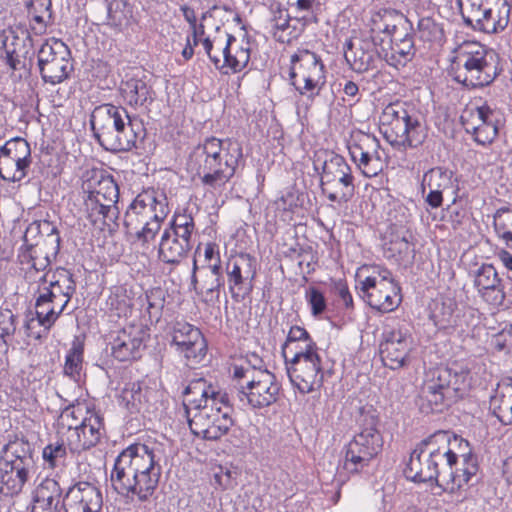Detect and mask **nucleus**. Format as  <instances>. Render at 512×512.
<instances>
[{"label": "nucleus", "mask_w": 512, "mask_h": 512, "mask_svg": "<svg viewBox=\"0 0 512 512\" xmlns=\"http://www.w3.org/2000/svg\"><path fill=\"white\" fill-rule=\"evenodd\" d=\"M369 38L344 45V56L351 69L365 73L376 68L377 56L397 70L403 69L416 55L412 23L394 9H380L371 14Z\"/></svg>", "instance_id": "1"}, {"label": "nucleus", "mask_w": 512, "mask_h": 512, "mask_svg": "<svg viewBox=\"0 0 512 512\" xmlns=\"http://www.w3.org/2000/svg\"><path fill=\"white\" fill-rule=\"evenodd\" d=\"M243 160L240 142L210 136L193 148L188 157L187 169L200 179L204 187L221 193Z\"/></svg>", "instance_id": "2"}, {"label": "nucleus", "mask_w": 512, "mask_h": 512, "mask_svg": "<svg viewBox=\"0 0 512 512\" xmlns=\"http://www.w3.org/2000/svg\"><path fill=\"white\" fill-rule=\"evenodd\" d=\"M153 448L134 443L122 450L110 474L114 490L131 499L148 500L155 492L161 475Z\"/></svg>", "instance_id": "3"}, {"label": "nucleus", "mask_w": 512, "mask_h": 512, "mask_svg": "<svg viewBox=\"0 0 512 512\" xmlns=\"http://www.w3.org/2000/svg\"><path fill=\"white\" fill-rule=\"evenodd\" d=\"M281 353L292 387L302 395L320 392L325 379L324 359L305 327L289 328Z\"/></svg>", "instance_id": "4"}, {"label": "nucleus", "mask_w": 512, "mask_h": 512, "mask_svg": "<svg viewBox=\"0 0 512 512\" xmlns=\"http://www.w3.org/2000/svg\"><path fill=\"white\" fill-rule=\"evenodd\" d=\"M498 54L476 40H465L451 52L447 73L467 89L489 86L500 74Z\"/></svg>", "instance_id": "5"}, {"label": "nucleus", "mask_w": 512, "mask_h": 512, "mask_svg": "<svg viewBox=\"0 0 512 512\" xmlns=\"http://www.w3.org/2000/svg\"><path fill=\"white\" fill-rule=\"evenodd\" d=\"M40 326L50 330L62 315L76 291L73 274L66 268L49 270L46 277L29 284Z\"/></svg>", "instance_id": "6"}, {"label": "nucleus", "mask_w": 512, "mask_h": 512, "mask_svg": "<svg viewBox=\"0 0 512 512\" xmlns=\"http://www.w3.org/2000/svg\"><path fill=\"white\" fill-rule=\"evenodd\" d=\"M35 449L23 433L8 434L0 450V496H19L35 468Z\"/></svg>", "instance_id": "7"}, {"label": "nucleus", "mask_w": 512, "mask_h": 512, "mask_svg": "<svg viewBox=\"0 0 512 512\" xmlns=\"http://www.w3.org/2000/svg\"><path fill=\"white\" fill-rule=\"evenodd\" d=\"M260 359L252 354L231 364L232 380L236 383L240 401H246L253 409L274 404L281 386L276 376L267 369L259 368Z\"/></svg>", "instance_id": "8"}, {"label": "nucleus", "mask_w": 512, "mask_h": 512, "mask_svg": "<svg viewBox=\"0 0 512 512\" xmlns=\"http://www.w3.org/2000/svg\"><path fill=\"white\" fill-rule=\"evenodd\" d=\"M470 386V371L466 368H430L421 386L420 408L425 413L442 412L463 398Z\"/></svg>", "instance_id": "9"}, {"label": "nucleus", "mask_w": 512, "mask_h": 512, "mask_svg": "<svg viewBox=\"0 0 512 512\" xmlns=\"http://www.w3.org/2000/svg\"><path fill=\"white\" fill-rule=\"evenodd\" d=\"M58 434L71 453L80 454L100 443L105 435L104 418L85 403L69 405L59 416Z\"/></svg>", "instance_id": "10"}, {"label": "nucleus", "mask_w": 512, "mask_h": 512, "mask_svg": "<svg viewBox=\"0 0 512 512\" xmlns=\"http://www.w3.org/2000/svg\"><path fill=\"white\" fill-rule=\"evenodd\" d=\"M90 124L98 142L108 151H129L136 146L139 132L122 106L106 103L95 107Z\"/></svg>", "instance_id": "11"}, {"label": "nucleus", "mask_w": 512, "mask_h": 512, "mask_svg": "<svg viewBox=\"0 0 512 512\" xmlns=\"http://www.w3.org/2000/svg\"><path fill=\"white\" fill-rule=\"evenodd\" d=\"M379 130L388 143L403 150L420 147L428 137L426 124L401 101L384 107L379 117Z\"/></svg>", "instance_id": "12"}, {"label": "nucleus", "mask_w": 512, "mask_h": 512, "mask_svg": "<svg viewBox=\"0 0 512 512\" xmlns=\"http://www.w3.org/2000/svg\"><path fill=\"white\" fill-rule=\"evenodd\" d=\"M356 277L359 295L371 309L390 313L402 303L401 286L389 269L365 264L357 269Z\"/></svg>", "instance_id": "13"}, {"label": "nucleus", "mask_w": 512, "mask_h": 512, "mask_svg": "<svg viewBox=\"0 0 512 512\" xmlns=\"http://www.w3.org/2000/svg\"><path fill=\"white\" fill-rule=\"evenodd\" d=\"M449 452V433L437 431L430 435L412 451L404 470L407 479L424 483L441 477V463Z\"/></svg>", "instance_id": "14"}, {"label": "nucleus", "mask_w": 512, "mask_h": 512, "mask_svg": "<svg viewBox=\"0 0 512 512\" xmlns=\"http://www.w3.org/2000/svg\"><path fill=\"white\" fill-rule=\"evenodd\" d=\"M196 223L188 208H178L169 225L163 230L158 243V259L176 265L182 262L193 248Z\"/></svg>", "instance_id": "15"}, {"label": "nucleus", "mask_w": 512, "mask_h": 512, "mask_svg": "<svg viewBox=\"0 0 512 512\" xmlns=\"http://www.w3.org/2000/svg\"><path fill=\"white\" fill-rule=\"evenodd\" d=\"M84 211L93 225H103L119 198L114 178L103 170H90L83 176Z\"/></svg>", "instance_id": "16"}, {"label": "nucleus", "mask_w": 512, "mask_h": 512, "mask_svg": "<svg viewBox=\"0 0 512 512\" xmlns=\"http://www.w3.org/2000/svg\"><path fill=\"white\" fill-rule=\"evenodd\" d=\"M326 67L321 57L306 48H298L290 56L289 79L295 91L313 102L325 89Z\"/></svg>", "instance_id": "17"}, {"label": "nucleus", "mask_w": 512, "mask_h": 512, "mask_svg": "<svg viewBox=\"0 0 512 512\" xmlns=\"http://www.w3.org/2000/svg\"><path fill=\"white\" fill-rule=\"evenodd\" d=\"M478 470L477 457L471 452L468 441L449 434V452L441 463L438 485L446 492L456 493L469 484Z\"/></svg>", "instance_id": "18"}, {"label": "nucleus", "mask_w": 512, "mask_h": 512, "mask_svg": "<svg viewBox=\"0 0 512 512\" xmlns=\"http://www.w3.org/2000/svg\"><path fill=\"white\" fill-rule=\"evenodd\" d=\"M464 23L476 31L497 34L510 21L511 5L507 0H458Z\"/></svg>", "instance_id": "19"}, {"label": "nucleus", "mask_w": 512, "mask_h": 512, "mask_svg": "<svg viewBox=\"0 0 512 512\" xmlns=\"http://www.w3.org/2000/svg\"><path fill=\"white\" fill-rule=\"evenodd\" d=\"M222 401H212V404L204 405L203 409H198L191 417L188 423L191 432L209 441H216L225 436L234 421L232 418L233 408L230 405L229 397Z\"/></svg>", "instance_id": "20"}, {"label": "nucleus", "mask_w": 512, "mask_h": 512, "mask_svg": "<svg viewBox=\"0 0 512 512\" xmlns=\"http://www.w3.org/2000/svg\"><path fill=\"white\" fill-rule=\"evenodd\" d=\"M320 186L327 199L339 205L347 203L354 196V176L342 156L331 155L324 161Z\"/></svg>", "instance_id": "21"}, {"label": "nucleus", "mask_w": 512, "mask_h": 512, "mask_svg": "<svg viewBox=\"0 0 512 512\" xmlns=\"http://www.w3.org/2000/svg\"><path fill=\"white\" fill-rule=\"evenodd\" d=\"M39 71L45 83L59 84L73 71L71 53L61 40H46L37 53Z\"/></svg>", "instance_id": "22"}, {"label": "nucleus", "mask_w": 512, "mask_h": 512, "mask_svg": "<svg viewBox=\"0 0 512 512\" xmlns=\"http://www.w3.org/2000/svg\"><path fill=\"white\" fill-rule=\"evenodd\" d=\"M258 263L249 253L231 254L225 263L227 287L231 298L240 302L250 296L255 286Z\"/></svg>", "instance_id": "23"}, {"label": "nucleus", "mask_w": 512, "mask_h": 512, "mask_svg": "<svg viewBox=\"0 0 512 512\" xmlns=\"http://www.w3.org/2000/svg\"><path fill=\"white\" fill-rule=\"evenodd\" d=\"M414 349L413 334L405 325H397L383 331L379 353L386 367L393 370L404 367L410 362Z\"/></svg>", "instance_id": "24"}, {"label": "nucleus", "mask_w": 512, "mask_h": 512, "mask_svg": "<svg viewBox=\"0 0 512 512\" xmlns=\"http://www.w3.org/2000/svg\"><path fill=\"white\" fill-rule=\"evenodd\" d=\"M213 38H218L220 41L213 47V53L218 54L220 59L216 68L227 74L239 73L248 66L252 50L249 37L246 35L236 37L226 32L220 35L218 32V35Z\"/></svg>", "instance_id": "25"}, {"label": "nucleus", "mask_w": 512, "mask_h": 512, "mask_svg": "<svg viewBox=\"0 0 512 512\" xmlns=\"http://www.w3.org/2000/svg\"><path fill=\"white\" fill-rule=\"evenodd\" d=\"M31 164V147L24 138H12L0 147V177L3 180L8 182L23 180Z\"/></svg>", "instance_id": "26"}, {"label": "nucleus", "mask_w": 512, "mask_h": 512, "mask_svg": "<svg viewBox=\"0 0 512 512\" xmlns=\"http://www.w3.org/2000/svg\"><path fill=\"white\" fill-rule=\"evenodd\" d=\"M171 345L187 366L200 364L207 355V340L200 328L188 322H176L171 332Z\"/></svg>", "instance_id": "27"}, {"label": "nucleus", "mask_w": 512, "mask_h": 512, "mask_svg": "<svg viewBox=\"0 0 512 512\" xmlns=\"http://www.w3.org/2000/svg\"><path fill=\"white\" fill-rule=\"evenodd\" d=\"M460 119L466 132L472 134L479 145H490L498 135L497 116L487 103L467 105Z\"/></svg>", "instance_id": "28"}, {"label": "nucleus", "mask_w": 512, "mask_h": 512, "mask_svg": "<svg viewBox=\"0 0 512 512\" xmlns=\"http://www.w3.org/2000/svg\"><path fill=\"white\" fill-rule=\"evenodd\" d=\"M38 226L30 225L24 234V243L18 252L20 269L24 273V278L29 284L39 280L44 275H48L47 268L50 266V258L46 251L45 242L39 237L34 243H30L28 236Z\"/></svg>", "instance_id": "29"}, {"label": "nucleus", "mask_w": 512, "mask_h": 512, "mask_svg": "<svg viewBox=\"0 0 512 512\" xmlns=\"http://www.w3.org/2000/svg\"><path fill=\"white\" fill-rule=\"evenodd\" d=\"M146 333L135 324L113 330L108 335L111 356L119 362H130L141 357Z\"/></svg>", "instance_id": "30"}, {"label": "nucleus", "mask_w": 512, "mask_h": 512, "mask_svg": "<svg viewBox=\"0 0 512 512\" xmlns=\"http://www.w3.org/2000/svg\"><path fill=\"white\" fill-rule=\"evenodd\" d=\"M168 214V207L157 199L153 189L143 190L129 205L124 224L126 228H139L141 223L154 219H165Z\"/></svg>", "instance_id": "31"}, {"label": "nucleus", "mask_w": 512, "mask_h": 512, "mask_svg": "<svg viewBox=\"0 0 512 512\" xmlns=\"http://www.w3.org/2000/svg\"><path fill=\"white\" fill-rule=\"evenodd\" d=\"M184 19L188 22L192 36L194 37V45L202 44L205 53L215 66L220 62L219 55L213 53V47L215 43L220 42L218 38H212L208 30L214 28L216 32H219L220 28L215 23L214 12L217 10V6H213L206 12H204L200 18L197 19L194 9L183 6L181 8Z\"/></svg>", "instance_id": "32"}, {"label": "nucleus", "mask_w": 512, "mask_h": 512, "mask_svg": "<svg viewBox=\"0 0 512 512\" xmlns=\"http://www.w3.org/2000/svg\"><path fill=\"white\" fill-rule=\"evenodd\" d=\"M473 285L479 297L489 306L498 309L504 305L505 285L492 264L484 263L476 270Z\"/></svg>", "instance_id": "33"}, {"label": "nucleus", "mask_w": 512, "mask_h": 512, "mask_svg": "<svg viewBox=\"0 0 512 512\" xmlns=\"http://www.w3.org/2000/svg\"><path fill=\"white\" fill-rule=\"evenodd\" d=\"M103 500L100 490L88 482H79L65 494V512H100Z\"/></svg>", "instance_id": "34"}, {"label": "nucleus", "mask_w": 512, "mask_h": 512, "mask_svg": "<svg viewBox=\"0 0 512 512\" xmlns=\"http://www.w3.org/2000/svg\"><path fill=\"white\" fill-rule=\"evenodd\" d=\"M226 395H228L226 392L209 384L205 379L198 378L190 381L186 386L183 392V401L187 408L188 416L191 417V410L196 412L198 409H203L204 405L212 404V400L213 402H221V399H226Z\"/></svg>", "instance_id": "35"}, {"label": "nucleus", "mask_w": 512, "mask_h": 512, "mask_svg": "<svg viewBox=\"0 0 512 512\" xmlns=\"http://www.w3.org/2000/svg\"><path fill=\"white\" fill-rule=\"evenodd\" d=\"M119 95L122 102L130 108L146 111L154 101L155 92L145 80L131 77L121 81Z\"/></svg>", "instance_id": "36"}, {"label": "nucleus", "mask_w": 512, "mask_h": 512, "mask_svg": "<svg viewBox=\"0 0 512 512\" xmlns=\"http://www.w3.org/2000/svg\"><path fill=\"white\" fill-rule=\"evenodd\" d=\"M136 292L129 283L116 284L110 287L106 299V312L110 318L127 319L132 315Z\"/></svg>", "instance_id": "37"}, {"label": "nucleus", "mask_w": 512, "mask_h": 512, "mask_svg": "<svg viewBox=\"0 0 512 512\" xmlns=\"http://www.w3.org/2000/svg\"><path fill=\"white\" fill-rule=\"evenodd\" d=\"M377 424L376 417H364L360 431L350 440L374 459L383 449V437L377 428Z\"/></svg>", "instance_id": "38"}, {"label": "nucleus", "mask_w": 512, "mask_h": 512, "mask_svg": "<svg viewBox=\"0 0 512 512\" xmlns=\"http://www.w3.org/2000/svg\"><path fill=\"white\" fill-rule=\"evenodd\" d=\"M490 408L502 424H512V379L498 383L490 399Z\"/></svg>", "instance_id": "39"}, {"label": "nucleus", "mask_w": 512, "mask_h": 512, "mask_svg": "<svg viewBox=\"0 0 512 512\" xmlns=\"http://www.w3.org/2000/svg\"><path fill=\"white\" fill-rule=\"evenodd\" d=\"M342 454L343 457L338 469L340 475L344 474L346 477L362 473L374 459L351 441L343 447Z\"/></svg>", "instance_id": "40"}, {"label": "nucleus", "mask_w": 512, "mask_h": 512, "mask_svg": "<svg viewBox=\"0 0 512 512\" xmlns=\"http://www.w3.org/2000/svg\"><path fill=\"white\" fill-rule=\"evenodd\" d=\"M191 285L197 295L200 296L202 301L205 303H214L218 301L220 287L222 286L220 279L212 278L209 274L208 277L204 274L200 275L196 259L193 261Z\"/></svg>", "instance_id": "41"}, {"label": "nucleus", "mask_w": 512, "mask_h": 512, "mask_svg": "<svg viewBox=\"0 0 512 512\" xmlns=\"http://www.w3.org/2000/svg\"><path fill=\"white\" fill-rule=\"evenodd\" d=\"M25 48L24 40L17 35L12 28H7L0 33V50L1 55L6 59L7 65L12 70H17L21 63V53Z\"/></svg>", "instance_id": "42"}, {"label": "nucleus", "mask_w": 512, "mask_h": 512, "mask_svg": "<svg viewBox=\"0 0 512 512\" xmlns=\"http://www.w3.org/2000/svg\"><path fill=\"white\" fill-rule=\"evenodd\" d=\"M147 393L148 388H144L140 382H129L120 390L117 401L119 406L124 407L131 413L139 412L148 402Z\"/></svg>", "instance_id": "43"}, {"label": "nucleus", "mask_w": 512, "mask_h": 512, "mask_svg": "<svg viewBox=\"0 0 512 512\" xmlns=\"http://www.w3.org/2000/svg\"><path fill=\"white\" fill-rule=\"evenodd\" d=\"M164 220L154 219L141 223L139 228H127L131 234L133 233L132 244L134 247L140 249L143 254H146L153 248L156 236L160 232Z\"/></svg>", "instance_id": "44"}, {"label": "nucleus", "mask_w": 512, "mask_h": 512, "mask_svg": "<svg viewBox=\"0 0 512 512\" xmlns=\"http://www.w3.org/2000/svg\"><path fill=\"white\" fill-rule=\"evenodd\" d=\"M457 304L451 298L437 297L430 304V318L438 329L454 326Z\"/></svg>", "instance_id": "45"}, {"label": "nucleus", "mask_w": 512, "mask_h": 512, "mask_svg": "<svg viewBox=\"0 0 512 512\" xmlns=\"http://www.w3.org/2000/svg\"><path fill=\"white\" fill-rule=\"evenodd\" d=\"M61 494L59 483L55 479L47 477L35 488L33 504L58 507Z\"/></svg>", "instance_id": "46"}, {"label": "nucleus", "mask_w": 512, "mask_h": 512, "mask_svg": "<svg viewBox=\"0 0 512 512\" xmlns=\"http://www.w3.org/2000/svg\"><path fill=\"white\" fill-rule=\"evenodd\" d=\"M380 145L376 136L359 130L352 131L347 141V149L352 160L362 157L365 153H371L374 148Z\"/></svg>", "instance_id": "47"}, {"label": "nucleus", "mask_w": 512, "mask_h": 512, "mask_svg": "<svg viewBox=\"0 0 512 512\" xmlns=\"http://www.w3.org/2000/svg\"><path fill=\"white\" fill-rule=\"evenodd\" d=\"M384 150L381 145L374 148L372 152H368L352 160L363 176L372 178L381 173L385 166V161L382 157Z\"/></svg>", "instance_id": "48"}, {"label": "nucleus", "mask_w": 512, "mask_h": 512, "mask_svg": "<svg viewBox=\"0 0 512 512\" xmlns=\"http://www.w3.org/2000/svg\"><path fill=\"white\" fill-rule=\"evenodd\" d=\"M493 228L497 238L512 249V208L500 207L495 211Z\"/></svg>", "instance_id": "49"}, {"label": "nucleus", "mask_w": 512, "mask_h": 512, "mask_svg": "<svg viewBox=\"0 0 512 512\" xmlns=\"http://www.w3.org/2000/svg\"><path fill=\"white\" fill-rule=\"evenodd\" d=\"M418 33L420 40L428 43L429 48L441 47L445 42L443 28L429 17L419 20Z\"/></svg>", "instance_id": "50"}, {"label": "nucleus", "mask_w": 512, "mask_h": 512, "mask_svg": "<svg viewBox=\"0 0 512 512\" xmlns=\"http://www.w3.org/2000/svg\"><path fill=\"white\" fill-rule=\"evenodd\" d=\"M51 0H29L27 4L28 16L35 25L34 30H44L47 22L51 19Z\"/></svg>", "instance_id": "51"}, {"label": "nucleus", "mask_w": 512, "mask_h": 512, "mask_svg": "<svg viewBox=\"0 0 512 512\" xmlns=\"http://www.w3.org/2000/svg\"><path fill=\"white\" fill-rule=\"evenodd\" d=\"M281 253L285 258H288L292 261H297V259H300L301 256L309 258V261L306 265V273L311 274L315 271L318 257L317 253L311 246H302L298 242H294L291 245L284 244Z\"/></svg>", "instance_id": "52"}, {"label": "nucleus", "mask_w": 512, "mask_h": 512, "mask_svg": "<svg viewBox=\"0 0 512 512\" xmlns=\"http://www.w3.org/2000/svg\"><path fill=\"white\" fill-rule=\"evenodd\" d=\"M147 312L150 320L158 321L162 316V312L166 302V292L161 287H152L145 292Z\"/></svg>", "instance_id": "53"}, {"label": "nucleus", "mask_w": 512, "mask_h": 512, "mask_svg": "<svg viewBox=\"0 0 512 512\" xmlns=\"http://www.w3.org/2000/svg\"><path fill=\"white\" fill-rule=\"evenodd\" d=\"M84 348L81 344H73L65 356L63 372L66 376L77 381L83 367Z\"/></svg>", "instance_id": "54"}, {"label": "nucleus", "mask_w": 512, "mask_h": 512, "mask_svg": "<svg viewBox=\"0 0 512 512\" xmlns=\"http://www.w3.org/2000/svg\"><path fill=\"white\" fill-rule=\"evenodd\" d=\"M412 252L411 243L405 237L395 236L385 243L386 257L396 262L406 260Z\"/></svg>", "instance_id": "55"}, {"label": "nucleus", "mask_w": 512, "mask_h": 512, "mask_svg": "<svg viewBox=\"0 0 512 512\" xmlns=\"http://www.w3.org/2000/svg\"><path fill=\"white\" fill-rule=\"evenodd\" d=\"M423 183L429 190L443 192L450 187L451 178L447 171L441 168H433L425 173Z\"/></svg>", "instance_id": "56"}, {"label": "nucleus", "mask_w": 512, "mask_h": 512, "mask_svg": "<svg viewBox=\"0 0 512 512\" xmlns=\"http://www.w3.org/2000/svg\"><path fill=\"white\" fill-rule=\"evenodd\" d=\"M304 298L310 307V312L314 317L323 314L327 308V301L319 288L310 286L306 289Z\"/></svg>", "instance_id": "57"}, {"label": "nucleus", "mask_w": 512, "mask_h": 512, "mask_svg": "<svg viewBox=\"0 0 512 512\" xmlns=\"http://www.w3.org/2000/svg\"><path fill=\"white\" fill-rule=\"evenodd\" d=\"M491 344L497 351L512 352V324L506 325L501 331L496 333L492 337Z\"/></svg>", "instance_id": "58"}, {"label": "nucleus", "mask_w": 512, "mask_h": 512, "mask_svg": "<svg viewBox=\"0 0 512 512\" xmlns=\"http://www.w3.org/2000/svg\"><path fill=\"white\" fill-rule=\"evenodd\" d=\"M67 449L68 444L63 440V435H60V442L49 444L43 449V458L54 466L58 459L66 456Z\"/></svg>", "instance_id": "59"}, {"label": "nucleus", "mask_w": 512, "mask_h": 512, "mask_svg": "<svg viewBox=\"0 0 512 512\" xmlns=\"http://www.w3.org/2000/svg\"><path fill=\"white\" fill-rule=\"evenodd\" d=\"M15 315L10 309H0V336L9 337L15 333Z\"/></svg>", "instance_id": "60"}, {"label": "nucleus", "mask_w": 512, "mask_h": 512, "mask_svg": "<svg viewBox=\"0 0 512 512\" xmlns=\"http://www.w3.org/2000/svg\"><path fill=\"white\" fill-rule=\"evenodd\" d=\"M277 205L284 212L296 213L298 208L300 207L298 203V196L294 192H287L283 194L278 200Z\"/></svg>", "instance_id": "61"}, {"label": "nucleus", "mask_w": 512, "mask_h": 512, "mask_svg": "<svg viewBox=\"0 0 512 512\" xmlns=\"http://www.w3.org/2000/svg\"><path fill=\"white\" fill-rule=\"evenodd\" d=\"M335 292L339 299L343 302L345 308L353 309L354 302L348 284L345 280H338L334 284Z\"/></svg>", "instance_id": "62"}, {"label": "nucleus", "mask_w": 512, "mask_h": 512, "mask_svg": "<svg viewBox=\"0 0 512 512\" xmlns=\"http://www.w3.org/2000/svg\"><path fill=\"white\" fill-rule=\"evenodd\" d=\"M291 24V18L287 11H279L277 15H274L273 19L270 20V32L275 38V33L285 30L287 26Z\"/></svg>", "instance_id": "63"}, {"label": "nucleus", "mask_w": 512, "mask_h": 512, "mask_svg": "<svg viewBox=\"0 0 512 512\" xmlns=\"http://www.w3.org/2000/svg\"><path fill=\"white\" fill-rule=\"evenodd\" d=\"M214 483L221 490L229 488L232 484V473L229 469L219 466L213 475Z\"/></svg>", "instance_id": "64"}]
</instances>
